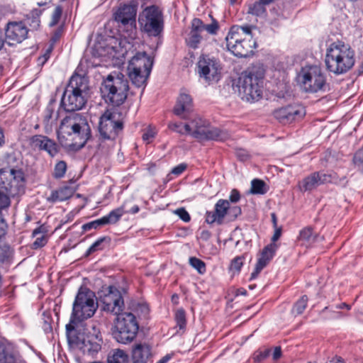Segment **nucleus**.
<instances>
[{
	"mask_svg": "<svg viewBox=\"0 0 363 363\" xmlns=\"http://www.w3.org/2000/svg\"><path fill=\"white\" fill-rule=\"evenodd\" d=\"M281 355V350L280 347H276L273 352V359H278Z\"/></svg>",
	"mask_w": 363,
	"mask_h": 363,
	"instance_id": "obj_61",
	"label": "nucleus"
},
{
	"mask_svg": "<svg viewBox=\"0 0 363 363\" xmlns=\"http://www.w3.org/2000/svg\"><path fill=\"white\" fill-rule=\"evenodd\" d=\"M77 323H71L66 325L67 337L69 344L75 348L82 350L86 339L84 334L79 333L74 329V325Z\"/></svg>",
	"mask_w": 363,
	"mask_h": 363,
	"instance_id": "obj_24",
	"label": "nucleus"
},
{
	"mask_svg": "<svg viewBox=\"0 0 363 363\" xmlns=\"http://www.w3.org/2000/svg\"><path fill=\"white\" fill-rule=\"evenodd\" d=\"M52 113H53V111L51 108H46L45 111V121H46L47 123L49 122V121L52 118Z\"/></svg>",
	"mask_w": 363,
	"mask_h": 363,
	"instance_id": "obj_60",
	"label": "nucleus"
},
{
	"mask_svg": "<svg viewBox=\"0 0 363 363\" xmlns=\"http://www.w3.org/2000/svg\"><path fill=\"white\" fill-rule=\"evenodd\" d=\"M152 59L146 52H138L129 61L128 75L132 84L136 87L145 86L151 72Z\"/></svg>",
	"mask_w": 363,
	"mask_h": 363,
	"instance_id": "obj_10",
	"label": "nucleus"
},
{
	"mask_svg": "<svg viewBox=\"0 0 363 363\" xmlns=\"http://www.w3.org/2000/svg\"><path fill=\"white\" fill-rule=\"evenodd\" d=\"M262 270V269L255 265V269L250 275V280L256 279Z\"/></svg>",
	"mask_w": 363,
	"mask_h": 363,
	"instance_id": "obj_59",
	"label": "nucleus"
},
{
	"mask_svg": "<svg viewBox=\"0 0 363 363\" xmlns=\"http://www.w3.org/2000/svg\"><path fill=\"white\" fill-rule=\"evenodd\" d=\"M174 319L177 323V326H178L180 330L185 328L186 325V320L185 311L183 308H179L176 311Z\"/></svg>",
	"mask_w": 363,
	"mask_h": 363,
	"instance_id": "obj_39",
	"label": "nucleus"
},
{
	"mask_svg": "<svg viewBox=\"0 0 363 363\" xmlns=\"http://www.w3.org/2000/svg\"><path fill=\"white\" fill-rule=\"evenodd\" d=\"M264 76V69L261 65L254 66L240 74L236 87L242 100L255 102L262 98Z\"/></svg>",
	"mask_w": 363,
	"mask_h": 363,
	"instance_id": "obj_2",
	"label": "nucleus"
},
{
	"mask_svg": "<svg viewBox=\"0 0 363 363\" xmlns=\"http://www.w3.org/2000/svg\"><path fill=\"white\" fill-rule=\"evenodd\" d=\"M297 82L301 89L308 93L324 91L326 78L321 68L317 65L305 66L297 75Z\"/></svg>",
	"mask_w": 363,
	"mask_h": 363,
	"instance_id": "obj_11",
	"label": "nucleus"
},
{
	"mask_svg": "<svg viewBox=\"0 0 363 363\" xmlns=\"http://www.w3.org/2000/svg\"><path fill=\"white\" fill-rule=\"evenodd\" d=\"M91 135V128L86 118L77 113H72L65 117L57 130L60 144L72 151L82 148Z\"/></svg>",
	"mask_w": 363,
	"mask_h": 363,
	"instance_id": "obj_1",
	"label": "nucleus"
},
{
	"mask_svg": "<svg viewBox=\"0 0 363 363\" xmlns=\"http://www.w3.org/2000/svg\"><path fill=\"white\" fill-rule=\"evenodd\" d=\"M30 145L32 148L43 150L51 157H55L59 152L56 143L48 137L43 135H35L30 138Z\"/></svg>",
	"mask_w": 363,
	"mask_h": 363,
	"instance_id": "obj_20",
	"label": "nucleus"
},
{
	"mask_svg": "<svg viewBox=\"0 0 363 363\" xmlns=\"http://www.w3.org/2000/svg\"><path fill=\"white\" fill-rule=\"evenodd\" d=\"M168 127L170 130L181 135L189 134L191 131L190 122L184 124V125L182 123H169Z\"/></svg>",
	"mask_w": 363,
	"mask_h": 363,
	"instance_id": "obj_36",
	"label": "nucleus"
},
{
	"mask_svg": "<svg viewBox=\"0 0 363 363\" xmlns=\"http://www.w3.org/2000/svg\"><path fill=\"white\" fill-rule=\"evenodd\" d=\"M50 52H51V48L48 49L46 51V53H45L43 56L39 57L38 61H41V59H43V64H44L49 58Z\"/></svg>",
	"mask_w": 363,
	"mask_h": 363,
	"instance_id": "obj_62",
	"label": "nucleus"
},
{
	"mask_svg": "<svg viewBox=\"0 0 363 363\" xmlns=\"http://www.w3.org/2000/svg\"><path fill=\"white\" fill-rule=\"evenodd\" d=\"M116 315L113 331L115 339L123 344L133 341L139 329L135 316L130 312H121Z\"/></svg>",
	"mask_w": 363,
	"mask_h": 363,
	"instance_id": "obj_12",
	"label": "nucleus"
},
{
	"mask_svg": "<svg viewBox=\"0 0 363 363\" xmlns=\"http://www.w3.org/2000/svg\"><path fill=\"white\" fill-rule=\"evenodd\" d=\"M265 183L260 179H253L251 183V192L254 194H264L266 192L264 189Z\"/></svg>",
	"mask_w": 363,
	"mask_h": 363,
	"instance_id": "obj_38",
	"label": "nucleus"
},
{
	"mask_svg": "<svg viewBox=\"0 0 363 363\" xmlns=\"http://www.w3.org/2000/svg\"><path fill=\"white\" fill-rule=\"evenodd\" d=\"M186 168V164H180L177 165V167H174L172 170V174L174 175H179L181 174Z\"/></svg>",
	"mask_w": 363,
	"mask_h": 363,
	"instance_id": "obj_52",
	"label": "nucleus"
},
{
	"mask_svg": "<svg viewBox=\"0 0 363 363\" xmlns=\"http://www.w3.org/2000/svg\"><path fill=\"white\" fill-rule=\"evenodd\" d=\"M251 26H233L228 32L225 40L228 49L235 56L246 57L253 52L256 42L252 39Z\"/></svg>",
	"mask_w": 363,
	"mask_h": 363,
	"instance_id": "obj_4",
	"label": "nucleus"
},
{
	"mask_svg": "<svg viewBox=\"0 0 363 363\" xmlns=\"http://www.w3.org/2000/svg\"><path fill=\"white\" fill-rule=\"evenodd\" d=\"M103 220L101 218L97 219L96 220L87 223L83 225L82 228L84 231L89 230L91 229H96L99 226L104 225Z\"/></svg>",
	"mask_w": 363,
	"mask_h": 363,
	"instance_id": "obj_45",
	"label": "nucleus"
},
{
	"mask_svg": "<svg viewBox=\"0 0 363 363\" xmlns=\"http://www.w3.org/2000/svg\"><path fill=\"white\" fill-rule=\"evenodd\" d=\"M108 363H129L128 354L120 349L112 350L107 358Z\"/></svg>",
	"mask_w": 363,
	"mask_h": 363,
	"instance_id": "obj_31",
	"label": "nucleus"
},
{
	"mask_svg": "<svg viewBox=\"0 0 363 363\" xmlns=\"http://www.w3.org/2000/svg\"><path fill=\"white\" fill-rule=\"evenodd\" d=\"M24 175L20 169H0V212L10 206V196L23 191Z\"/></svg>",
	"mask_w": 363,
	"mask_h": 363,
	"instance_id": "obj_7",
	"label": "nucleus"
},
{
	"mask_svg": "<svg viewBox=\"0 0 363 363\" xmlns=\"http://www.w3.org/2000/svg\"><path fill=\"white\" fill-rule=\"evenodd\" d=\"M192 108V99L190 95L186 93H181L174 108V113L183 118L184 114L191 111Z\"/></svg>",
	"mask_w": 363,
	"mask_h": 363,
	"instance_id": "obj_26",
	"label": "nucleus"
},
{
	"mask_svg": "<svg viewBox=\"0 0 363 363\" xmlns=\"http://www.w3.org/2000/svg\"><path fill=\"white\" fill-rule=\"evenodd\" d=\"M97 307L94 294L87 288L81 287L73 303L71 323H78L91 318Z\"/></svg>",
	"mask_w": 363,
	"mask_h": 363,
	"instance_id": "obj_9",
	"label": "nucleus"
},
{
	"mask_svg": "<svg viewBox=\"0 0 363 363\" xmlns=\"http://www.w3.org/2000/svg\"><path fill=\"white\" fill-rule=\"evenodd\" d=\"M62 8L60 6L55 7L52 14V19L50 23V26H55L60 21L61 16H62Z\"/></svg>",
	"mask_w": 363,
	"mask_h": 363,
	"instance_id": "obj_44",
	"label": "nucleus"
},
{
	"mask_svg": "<svg viewBox=\"0 0 363 363\" xmlns=\"http://www.w3.org/2000/svg\"><path fill=\"white\" fill-rule=\"evenodd\" d=\"M104 240V238H101L99 240H97L96 242H94L88 249L86 252V255H91V253L99 250H101L102 247H101L102 242Z\"/></svg>",
	"mask_w": 363,
	"mask_h": 363,
	"instance_id": "obj_47",
	"label": "nucleus"
},
{
	"mask_svg": "<svg viewBox=\"0 0 363 363\" xmlns=\"http://www.w3.org/2000/svg\"><path fill=\"white\" fill-rule=\"evenodd\" d=\"M306 114L305 108L299 104L281 107L274 111V116L283 124L291 123L301 119Z\"/></svg>",
	"mask_w": 363,
	"mask_h": 363,
	"instance_id": "obj_19",
	"label": "nucleus"
},
{
	"mask_svg": "<svg viewBox=\"0 0 363 363\" xmlns=\"http://www.w3.org/2000/svg\"><path fill=\"white\" fill-rule=\"evenodd\" d=\"M308 303V297L304 295L301 297L299 300H298L292 309L293 313L296 315L301 314L306 308Z\"/></svg>",
	"mask_w": 363,
	"mask_h": 363,
	"instance_id": "obj_37",
	"label": "nucleus"
},
{
	"mask_svg": "<svg viewBox=\"0 0 363 363\" xmlns=\"http://www.w3.org/2000/svg\"><path fill=\"white\" fill-rule=\"evenodd\" d=\"M230 209V203L228 200L219 199L215 205L213 211H207L206 213V221L208 224L216 223L222 224L223 219Z\"/></svg>",
	"mask_w": 363,
	"mask_h": 363,
	"instance_id": "obj_22",
	"label": "nucleus"
},
{
	"mask_svg": "<svg viewBox=\"0 0 363 363\" xmlns=\"http://www.w3.org/2000/svg\"><path fill=\"white\" fill-rule=\"evenodd\" d=\"M45 233V228L43 226H40L33 231V236L34 237L37 236L39 234L41 235L40 237H38L33 242V248L37 249L45 245V244L48 242V238Z\"/></svg>",
	"mask_w": 363,
	"mask_h": 363,
	"instance_id": "obj_33",
	"label": "nucleus"
},
{
	"mask_svg": "<svg viewBox=\"0 0 363 363\" xmlns=\"http://www.w3.org/2000/svg\"><path fill=\"white\" fill-rule=\"evenodd\" d=\"M0 363H6V347L0 343Z\"/></svg>",
	"mask_w": 363,
	"mask_h": 363,
	"instance_id": "obj_55",
	"label": "nucleus"
},
{
	"mask_svg": "<svg viewBox=\"0 0 363 363\" xmlns=\"http://www.w3.org/2000/svg\"><path fill=\"white\" fill-rule=\"evenodd\" d=\"M325 177L322 172H315L305 177L299 184L300 189L303 191H311L317 186L324 184Z\"/></svg>",
	"mask_w": 363,
	"mask_h": 363,
	"instance_id": "obj_25",
	"label": "nucleus"
},
{
	"mask_svg": "<svg viewBox=\"0 0 363 363\" xmlns=\"http://www.w3.org/2000/svg\"><path fill=\"white\" fill-rule=\"evenodd\" d=\"M172 357V354H167L164 356L161 359H160L157 363H167L169 362Z\"/></svg>",
	"mask_w": 363,
	"mask_h": 363,
	"instance_id": "obj_63",
	"label": "nucleus"
},
{
	"mask_svg": "<svg viewBox=\"0 0 363 363\" xmlns=\"http://www.w3.org/2000/svg\"><path fill=\"white\" fill-rule=\"evenodd\" d=\"M211 21L210 23H205L201 19L194 18L191 22L190 30L187 34L185 41L188 47L192 49H197L203 37L201 35L203 30L211 35H216L220 26L218 21L213 18L211 15Z\"/></svg>",
	"mask_w": 363,
	"mask_h": 363,
	"instance_id": "obj_13",
	"label": "nucleus"
},
{
	"mask_svg": "<svg viewBox=\"0 0 363 363\" xmlns=\"http://www.w3.org/2000/svg\"><path fill=\"white\" fill-rule=\"evenodd\" d=\"M275 231L274 233L272 238V243H275L277 240L279 239L281 235V228H274Z\"/></svg>",
	"mask_w": 363,
	"mask_h": 363,
	"instance_id": "obj_58",
	"label": "nucleus"
},
{
	"mask_svg": "<svg viewBox=\"0 0 363 363\" xmlns=\"http://www.w3.org/2000/svg\"><path fill=\"white\" fill-rule=\"evenodd\" d=\"M269 3H265L262 1L258 0L247 5V13L255 16H261L266 13L265 6Z\"/></svg>",
	"mask_w": 363,
	"mask_h": 363,
	"instance_id": "obj_32",
	"label": "nucleus"
},
{
	"mask_svg": "<svg viewBox=\"0 0 363 363\" xmlns=\"http://www.w3.org/2000/svg\"><path fill=\"white\" fill-rule=\"evenodd\" d=\"M322 175L323 177H325L324 178L325 179V181L324 180V184L333 183L337 185H345L347 182L346 180V177H342L340 178L335 172L325 174L322 172Z\"/></svg>",
	"mask_w": 363,
	"mask_h": 363,
	"instance_id": "obj_35",
	"label": "nucleus"
},
{
	"mask_svg": "<svg viewBox=\"0 0 363 363\" xmlns=\"http://www.w3.org/2000/svg\"><path fill=\"white\" fill-rule=\"evenodd\" d=\"M208 123L201 118L196 117L190 121V135L199 141L218 140L223 141L230 137L226 130L216 128H210Z\"/></svg>",
	"mask_w": 363,
	"mask_h": 363,
	"instance_id": "obj_14",
	"label": "nucleus"
},
{
	"mask_svg": "<svg viewBox=\"0 0 363 363\" xmlns=\"http://www.w3.org/2000/svg\"><path fill=\"white\" fill-rule=\"evenodd\" d=\"M43 13V10L40 9H33L28 15L27 20L29 26L35 30H37L40 25V16Z\"/></svg>",
	"mask_w": 363,
	"mask_h": 363,
	"instance_id": "obj_34",
	"label": "nucleus"
},
{
	"mask_svg": "<svg viewBox=\"0 0 363 363\" xmlns=\"http://www.w3.org/2000/svg\"><path fill=\"white\" fill-rule=\"evenodd\" d=\"M189 263L192 266V267H194L198 271L199 274H202L206 272V264L200 259H198L196 257H191L189 259Z\"/></svg>",
	"mask_w": 363,
	"mask_h": 363,
	"instance_id": "obj_42",
	"label": "nucleus"
},
{
	"mask_svg": "<svg viewBox=\"0 0 363 363\" xmlns=\"http://www.w3.org/2000/svg\"><path fill=\"white\" fill-rule=\"evenodd\" d=\"M141 30L150 37H160L164 30V21L162 10L156 5L145 7L138 16Z\"/></svg>",
	"mask_w": 363,
	"mask_h": 363,
	"instance_id": "obj_8",
	"label": "nucleus"
},
{
	"mask_svg": "<svg viewBox=\"0 0 363 363\" xmlns=\"http://www.w3.org/2000/svg\"><path fill=\"white\" fill-rule=\"evenodd\" d=\"M130 203V201H125L122 206L111 211L107 216L102 217L101 219L103 220L104 224L116 223L125 213L135 214L138 213L140 210L139 206L138 205H133L129 207Z\"/></svg>",
	"mask_w": 363,
	"mask_h": 363,
	"instance_id": "obj_23",
	"label": "nucleus"
},
{
	"mask_svg": "<svg viewBox=\"0 0 363 363\" xmlns=\"http://www.w3.org/2000/svg\"><path fill=\"white\" fill-rule=\"evenodd\" d=\"M325 62L330 72L335 74L346 73L354 65V51L342 42L333 43L326 50Z\"/></svg>",
	"mask_w": 363,
	"mask_h": 363,
	"instance_id": "obj_3",
	"label": "nucleus"
},
{
	"mask_svg": "<svg viewBox=\"0 0 363 363\" xmlns=\"http://www.w3.org/2000/svg\"><path fill=\"white\" fill-rule=\"evenodd\" d=\"M352 162L355 165L360 166L363 164V152H356L354 155Z\"/></svg>",
	"mask_w": 363,
	"mask_h": 363,
	"instance_id": "obj_51",
	"label": "nucleus"
},
{
	"mask_svg": "<svg viewBox=\"0 0 363 363\" xmlns=\"http://www.w3.org/2000/svg\"><path fill=\"white\" fill-rule=\"evenodd\" d=\"M269 262V261L267 259V258H264V257L260 255V257L258 259L256 266L263 269V268L267 266Z\"/></svg>",
	"mask_w": 363,
	"mask_h": 363,
	"instance_id": "obj_56",
	"label": "nucleus"
},
{
	"mask_svg": "<svg viewBox=\"0 0 363 363\" xmlns=\"http://www.w3.org/2000/svg\"><path fill=\"white\" fill-rule=\"evenodd\" d=\"M101 301L103 303V310L114 315L122 312L123 300L121 292L117 288L113 286L108 287L101 296Z\"/></svg>",
	"mask_w": 363,
	"mask_h": 363,
	"instance_id": "obj_18",
	"label": "nucleus"
},
{
	"mask_svg": "<svg viewBox=\"0 0 363 363\" xmlns=\"http://www.w3.org/2000/svg\"><path fill=\"white\" fill-rule=\"evenodd\" d=\"M138 5V0H130L125 3H121L113 11V18L116 22L123 26H135Z\"/></svg>",
	"mask_w": 363,
	"mask_h": 363,
	"instance_id": "obj_16",
	"label": "nucleus"
},
{
	"mask_svg": "<svg viewBox=\"0 0 363 363\" xmlns=\"http://www.w3.org/2000/svg\"><path fill=\"white\" fill-rule=\"evenodd\" d=\"M7 225L3 218L2 213L0 212V238L5 234Z\"/></svg>",
	"mask_w": 363,
	"mask_h": 363,
	"instance_id": "obj_54",
	"label": "nucleus"
},
{
	"mask_svg": "<svg viewBox=\"0 0 363 363\" xmlns=\"http://www.w3.org/2000/svg\"><path fill=\"white\" fill-rule=\"evenodd\" d=\"M175 213L184 222H189L191 220L189 213L184 208L177 209Z\"/></svg>",
	"mask_w": 363,
	"mask_h": 363,
	"instance_id": "obj_48",
	"label": "nucleus"
},
{
	"mask_svg": "<svg viewBox=\"0 0 363 363\" xmlns=\"http://www.w3.org/2000/svg\"><path fill=\"white\" fill-rule=\"evenodd\" d=\"M271 352L269 349H265L263 351H259L255 357V360L257 362H260L262 359L267 358Z\"/></svg>",
	"mask_w": 363,
	"mask_h": 363,
	"instance_id": "obj_50",
	"label": "nucleus"
},
{
	"mask_svg": "<svg viewBox=\"0 0 363 363\" xmlns=\"http://www.w3.org/2000/svg\"><path fill=\"white\" fill-rule=\"evenodd\" d=\"M10 255V247L6 245H0V264L6 261Z\"/></svg>",
	"mask_w": 363,
	"mask_h": 363,
	"instance_id": "obj_43",
	"label": "nucleus"
},
{
	"mask_svg": "<svg viewBox=\"0 0 363 363\" xmlns=\"http://www.w3.org/2000/svg\"><path fill=\"white\" fill-rule=\"evenodd\" d=\"M150 354V347L147 345H136L132 352L133 363H145Z\"/></svg>",
	"mask_w": 363,
	"mask_h": 363,
	"instance_id": "obj_28",
	"label": "nucleus"
},
{
	"mask_svg": "<svg viewBox=\"0 0 363 363\" xmlns=\"http://www.w3.org/2000/svg\"><path fill=\"white\" fill-rule=\"evenodd\" d=\"M88 88L85 77L79 74L72 75L61 99L65 110L74 112L82 109L86 102Z\"/></svg>",
	"mask_w": 363,
	"mask_h": 363,
	"instance_id": "obj_5",
	"label": "nucleus"
},
{
	"mask_svg": "<svg viewBox=\"0 0 363 363\" xmlns=\"http://www.w3.org/2000/svg\"><path fill=\"white\" fill-rule=\"evenodd\" d=\"M123 128V123L116 120V115L112 112L106 111L100 117L99 131L104 140H115Z\"/></svg>",
	"mask_w": 363,
	"mask_h": 363,
	"instance_id": "obj_15",
	"label": "nucleus"
},
{
	"mask_svg": "<svg viewBox=\"0 0 363 363\" xmlns=\"http://www.w3.org/2000/svg\"><path fill=\"white\" fill-rule=\"evenodd\" d=\"M67 170V164L64 161H59L55 166L53 177L60 179L64 177Z\"/></svg>",
	"mask_w": 363,
	"mask_h": 363,
	"instance_id": "obj_40",
	"label": "nucleus"
},
{
	"mask_svg": "<svg viewBox=\"0 0 363 363\" xmlns=\"http://www.w3.org/2000/svg\"><path fill=\"white\" fill-rule=\"evenodd\" d=\"M278 245L276 243H270L263 249L261 255L270 261L274 257Z\"/></svg>",
	"mask_w": 363,
	"mask_h": 363,
	"instance_id": "obj_41",
	"label": "nucleus"
},
{
	"mask_svg": "<svg viewBox=\"0 0 363 363\" xmlns=\"http://www.w3.org/2000/svg\"><path fill=\"white\" fill-rule=\"evenodd\" d=\"M28 33V28L21 21L9 22L5 28L6 38L9 40L18 43L24 40L27 38Z\"/></svg>",
	"mask_w": 363,
	"mask_h": 363,
	"instance_id": "obj_21",
	"label": "nucleus"
},
{
	"mask_svg": "<svg viewBox=\"0 0 363 363\" xmlns=\"http://www.w3.org/2000/svg\"><path fill=\"white\" fill-rule=\"evenodd\" d=\"M129 83L125 76L113 72L103 81L101 92L105 101L113 106H119L127 99Z\"/></svg>",
	"mask_w": 363,
	"mask_h": 363,
	"instance_id": "obj_6",
	"label": "nucleus"
},
{
	"mask_svg": "<svg viewBox=\"0 0 363 363\" xmlns=\"http://www.w3.org/2000/svg\"><path fill=\"white\" fill-rule=\"evenodd\" d=\"M156 131L154 129L149 128L143 134V139L147 143H150L155 137Z\"/></svg>",
	"mask_w": 363,
	"mask_h": 363,
	"instance_id": "obj_49",
	"label": "nucleus"
},
{
	"mask_svg": "<svg viewBox=\"0 0 363 363\" xmlns=\"http://www.w3.org/2000/svg\"><path fill=\"white\" fill-rule=\"evenodd\" d=\"M240 199V195L237 189H233L230 192L229 199L233 203L238 202Z\"/></svg>",
	"mask_w": 363,
	"mask_h": 363,
	"instance_id": "obj_53",
	"label": "nucleus"
},
{
	"mask_svg": "<svg viewBox=\"0 0 363 363\" xmlns=\"http://www.w3.org/2000/svg\"><path fill=\"white\" fill-rule=\"evenodd\" d=\"M244 257L242 256L236 257L234 258L230 264V269L239 272L242 267Z\"/></svg>",
	"mask_w": 363,
	"mask_h": 363,
	"instance_id": "obj_46",
	"label": "nucleus"
},
{
	"mask_svg": "<svg viewBox=\"0 0 363 363\" xmlns=\"http://www.w3.org/2000/svg\"><path fill=\"white\" fill-rule=\"evenodd\" d=\"M228 211H230V215L234 218H236L239 215L241 214V208L238 206H234L233 208H230V209Z\"/></svg>",
	"mask_w": 363,
	"mask_h": 363,
	"instance_id": "obj_57",
	"label": "nucleus"
},
{
	"mask_svg": "<svg viewBox=\"0 0 363 363\" xmlns=\"http://www.w3.org/2000/svg\"><path fill=\"white\" fill-rule=\"evenodd\" d=\"M319 239H322V238H320L317 233H315L311 227L302 229L298 235V241L301 242V245L306 246H310Z\"/></svg>",
	"mask_w": 363,
	"mask_h": 363,
	"instance_id": "obj_30",
	"label": "nucleus"
},
{
	"mask_svg": "<svg viewBox=\"0 0 363 363\" xmlns=\"http://www.w3.org/2000/svg\"><path fill=\"white\" fill-rule=\"evenodd\" d=\"M198 72L201 78L211 83L219 80L220 64L218 60L208 55H203L198 62Z\"/></svg>",
	"mask_w": 363,
	"mask_h": 363,
	"instance_id": "obj_17",
	"label": "nucleus"
},
{
	"mask_svg": "<svg viewBox=\"0 0 363 363\" xmlns=\"http://www.w3.org/2000/svg\"><path fill=\"white\" fill-rule=\"evenodd\" d=\"M75 190L69 186H64L57 190L52 191L48 200L55 203L57 201H64L71 198L74 194Z\"/></svg>",
	"mask_w": 363,
	"mask_h": 363,
	"instance_id": "obj_29",
	"label": "nucleus"
},
{
	"mask_svg": "<svg viewBox=\"0 0 363 363\" xmlns=\"http://www.w3.org/2000/svg\"><path fill=\"white\" fill-rule=\"evenodd\" d=\"M271 217H272V221L274 227V228H278L277 227V216H276L275 213H272L271 214Z\"/></svg>",
	"mask_w": 363,
	"mask_h": 363,
	"instance_id": "obj_64",
	"label": "nucleus"
},
{
	"mask_svg": "<svg viewBox=\"0 0 363 363\" xmlns=\"http://www.w3.org/2000/svg\"><path fill=\"white\" fill-rule=\"evenodd\" d=\"M101 344L102 339L97 335L88 336L81 350L84 354L94 356L101 350Z\"/></svg>",
	"mask_w": 363,
	"mask_h": 363,
	"instance_id": "obj_27",
	"label": "nucleus"
}]
</instances>
